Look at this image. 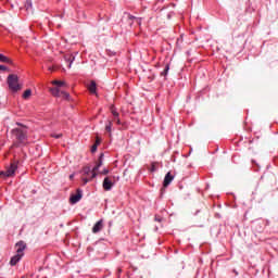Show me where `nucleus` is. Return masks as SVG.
<instances>
[{
  "label": "nucleus",
  "mask_w": 278,
  "mask_h": 278,
  "mask_svg": "<svg viewBox=\"0 0 278 278\" xmlns=\"http://www.w3.org/2000/svg\"><path fill=\"white\" fill-rule=\"evenodd\" d=\"M21 128L12 129L11 134L14 136L16 142L13 143V147H18L20 144H27V126L16 123Z\"/></svg>",
  "instance_id": "nucleus-1"
},
{
  "label": "nucleus",
  "mask_w": 278,
  "mask_h": 278,
  "mask_svg": "<svg viewBox=\"0 0 278 278\" xmlns=\"http://www.w3.org/2000/svg\"><path fill=\"white\" fill-rule=\"evenodd\" d=\"M7 84L11 92H18L20 90H23V85L18 84V75L16 74H10L7 78Z\"/></svg>",
  "instance_id": "nucleus-2"
},
{
  "label": "nucleus",
  "mask_w": 278,
  "mask_h": 278,
  "mask_svg": "<svg viewBox=\"0 0 278 278\" xmlns=\"http://www.w3.org/2000/svg\"><path fill=\"white\" fill-rule=\"evenodd\" d=\"M50 92L52 97H61L62 99L66 100L71 99V94L68 92L61 91L58 87L50 88Z\"/></svg>",
  "instance_id": "nucleus-3"
},
{
  "label": "nucleus",
  "mask_w": 278,
  "mask_h": 278,
  "mask_svg": "<svg viewBox=\"0 0 278 278\" xmlns=\"http://www.w3.org/2000/svg\"><path fill=\"white\" fill-rule=\"evenodd\" d=\"M7 177H14L16 175V170H18V162L14 161L10 164V166H7Z\"/></svg>",
  "instance_id": "nucleus-4"
},
{
  "label": "nucleus",
  "mask_w": 278,
  "mask_h": 278,
  "mask_svg": "<svg viewBox=\"0 0 278 278\" xmlns=\"http://www.w3.org/2000/svg\"><path fill=\"white\" fill-rule=\"evenodd\" d=\"M81 197H83L81 189H77L76 193L71 195L70 203H72V205H75V203H79V201H81Z\"/></svg>",
  "instance_id": "nucleus-5"
},
{
  "label": "nucleus",
  "mask_w": 278,
  "mask_h": 278,
  "mask_svg": "<svg viewBox=\"0 0 278 278\" xmlns=\"http://www.w3.org/2000/svg\"><path fill=\"white\" fill-rule=\"evenodd\" d=\"M101 166H103V153L100 154L97 165L92 168L91 179H94V177H97V172L99 170V168H101Z\"/></svg>",
  "instance_id": "nucleus-6"
},
{
  "label": "nucleus",
  "mask_w": 278,
  "mask_h": 278,
  "mask_svg": "<svg viewBox=\"0 0 278 278\" xmlns=\"http://www.w3.org/2000/svg\"><path fill=\"white\" fill-rule=\"evenodd\" d=\"M15 249H16V254L23 256L24 255L23 251L27 249V244L25 243V241H20L15 244Z\"/></svg>",
  "instance_id": "nucleus-7"
},
{
  "label": "nucleus",
  "mask_w": 278,
  "mask_h": 278,
  "mask_svg": "<svg viewBox=\"0 0 278 278\" xmlns=\"http://www.w3.org/2000/svg\"><path fill=\"white\" fill-rule=\"evenodd\" d=\"M102 186L106 191L112 190V187L114 186V182L112 181V177H105Z\"/></svg>",
  "instance_id": "nucleus-8"
},
{
  "label": "nucleus",
  "mask_w": 278,
  "mask_h": 278,
  "mask_svg": "<svg viewBox=\"0 0 278 278\" xmlns=\"http://www.w3.org/2000/svg\"><path fill=\"white\" fill-rule=\"evenodd\" d=\"M173 179H175V176H173L170 174V172H168L165 175L164 181H163V188H168V186H170V184L173 182Z\"/></svg>",
  "instance_id": "nucleus-9"
},
{
  "label": "nucleus",
  "mask_w": 278,
  "mask_h": 278,
  "mask_svg": "<svg viewBox=\"0 0 278 278\" xmlns=\"http://www.w3.org/2000/svg\"><path fill=\"white\" fill-rule=\"evenodd\" d=\"M103 229V219H100L96 223V225L92 227V233H99Z\"/></svg>",
  "instance_id": "nucleus-10"
},
{
  "label": "nucleus",
  "mask_w": 278,
  "mask_h": 278,
  "mask_svg": "<svg viewBox=\"0 0 278 278\" xmlns=\"http://www.w3.org/2000/svg\"><path fill=\"white\" fill-rule=\"evenodd\" d=\"M64 60L65 62H67V68H71V66H73V62H75V56L71 53H67L64 55Z\"/></svg>",
  "instance_id": "nucleus-11"
},
{
  "label": "nucleus",
  "mask_w": 278,
  "mask_h": 278,
  "mask_svg": "<svg viewBox=\"0 0 278 278\" xmlns=\"http://www.w3.org/2000/svg\"><path fill=\"white\" fill-rule=\"evenodd\" d=\"M87 88L90 94H97V81L91 80Z\"/></svg>",
  "instance_id": "nucleus-12"
},
{
  "label": "nucleus",
  "mask_w": 278,
  "mask_h": 278,
  "mask_svg": "<svg viewBox=\"0 0 278 278\" xmlns=\"http://www.w3.org/2000/svg\"><path fill=\"white\" fill-rule=\"evenodd\" d=\"M110 112L115 117V121H116L117 125H121V119L118 118V109H116V106H111Z\"/></svg>",
  "instance_id": "nucleus-13"
},
{
  "label": "nucleus",
  "mask_w": 278,
  "mask_h": 278,
  "mask_svg": "<svg viewBox=\"0 0 278 278\" xmlns=\"http://www.w3.org/2000/svg\"><path fill=\"white\" fill-rule=\"evenodd\" d=\"M22 257H23V255H21V254L14 255V256L11 258V261H10V265H11V266H16V264L21 262Z\"/></svg>",
  "instance_id": "nucleus-14"
},
{
  "label": "nucleus",
  "mask_w": 278,
  "mask_h": 278,
  "mask_svg": "<svg viewBox=\"0 0 278 278\" xmlns=\"http://www.w3.org/2000/svg\"><path fill=\"white\" fill-rule=\"evenodd\" d=\"M0 62H2L3 64H14V62L10 58L1 53H0Z\"/></svg>",
  "instance_id": "nucleus-15"
},
{
  "label": "nucleus",
  "mask_w": 278,
  "mask_h": 278,
  "mask_svg": "<svg viewBox=\"0 0 278 278\" xmlns=\"http://www.w3.org/2000/svg\"><path fill=\"white\" fill-rule=\"evenodd\" d=\"M31 98V89H26L23 94H22V99H24L25 101L29 100Z\"/></svg>",
  "instance_id": "nucleus-16"
},
{
  "label": "nucleus",
  "mask_w": 278,
  "mask_h": 278,
  "mask_svg": "<svg viewBox=\"0 0 278 278\" xmlns=\"http://www.w3.org/2000/svg\"><path fill=\"white\" fill-rule=\"evenodd\" d=\"M83 173L84 175H86V177H90V179H92V169L90 168V166L84 167Z\"/></svg>",
  "instance_id": "nucleus-17"
},
{
  "label": "nucleus",
  "mask_w": 278,
  "mask_h": 278,
  "mask_svg": "<svg viewBox=\"0 0 278 278\" xmlns=\"http://www.w3.org/2000/svg\"><path fill=\"white\" fill-rule=\"evenodd\" d=\"M170 71V63H167L165 65V68L163 72H161V77H166V75H168V72Z\"/></svg>",
  "instance_id": "nucleus-18"
},
{
  "label": "nucleus",
  "mask_w": 278,
  "mask_h": 278,
  "mask_svg": "<svg viewBox=\"0 0 278 278\" xmlns=\"http://www.w3.org/2000/svg\"><path fill=\"white\" fill-rule=\"evenodd\" d=\"M52 84L53 86H58V88H62V86H66V83L62 80H53Z\"/></svg>",
  "instance_id": "nucleus-19"
},
{
  "label": "nucleus",
  "mask_w": 278,
  "mask_h": 278,
  "mask_svg": "<svg viewBox=\"0 0 278 278\" xmlns=\"http://www.w3.org/2000/svg\"><path fill=\"white\" fill-rule=\"evenodd\" d=\"M25 8L27 11L34 10V4L31 3V0H26Z\"/></svg>",
  "instance_id": "nucleus-20"
},
{
  "label": "nucleus",
  "mask_w": 278,
  "mask_h": 278,
  "mask_svg": "<svg viewBox=\"0 0 278 278\" xmlns=\"http://www.w3.org/2000/svg\"><path fill=\"white\" fill-rule=\"evenodd\" d=\"M128 18H129V21H138V24L140 25V23H141V18H138V17H136V16H134V15H131V14H129L128 15Z\"/></svg>",
  "instance_id": "nucleus-21"
},
{
  "label": "nucleus",
  "mask_w": 278,
  "mask_h": 278,
  "mask_svg": "<svg viewBox=\"0 0 278 278\" xmlns=\"http://www.w3.org/2000/svg\"><path fill=\"white\" fill-rule=\"evenodd\" d=\"M105 131H108V134H112V122H109V124L105 126Z\"/></svg>",
  "instance_id": "nucleus-22"
},
{
  "label": "nucleus",
  "mask_w": 278,
  "mask_h": 278,
  "mask_svg": "<svg viewBox=\"0 0 278 278\" xmlns=\"http://www.w3.org/2000/svg\"><path fill=\"white\" fill-rule=\"evenodd\" d=\"M181 42H184V36H180V38L177 39L176 41L177 47H180Z\"/></svg>",
  "instance_id": "nucleus-23"
},
{
  "label": "nucleus",
  "mask_w": 278,
  "mask_h": 278,
  "mask_svg": "<svg viewBox=\"0 0 278 278\" xmlns=\"http://www.w3.org/2000/svg\"><path fill=\"white\" fill-rule=\"evenodd\" d=\"M150 170H151V173H155V170H157V167L155 166V163H152Z\"/></svg>",
  "instance_id": "nucleus-24"
},
{
  "label": "nucleus",
  "mask_w": 278,
  "mask_h": 278,
  "mask_svg": "<svg viewBox=\"0 0 278 278\" xmlns=\"http://www.w3.org/2000/svg\"><path fill=\"white\" fill-rule=\"evenodd\" d=\"M1 177H8V172H7V169L5 170H2V172H0V178Z\"/></svg>",
  "instance_id": "nucleus-25"
},
{
  "label": "nucleus",
  "mask_w": 278,
  "mask_h": 278,
  "mask_svg": "<svg viewBox=\"0 0 278 278\" xmlns=\"http://www.w3.org/2000/svg\"><path fill=\"white\" fill-rule=\"evenodd\" d=\"M96 144L97 147H99L101 144V138L97 137L96 138V142L93 143Z\"/></svg>",
  "instance_id": "nucleus-26"
},
{
  "label": "nucleus",
  "mask_w": 278,
  "mask_h": 278,
  "mask_svg": "<svg viewBox=\"0 0 278 278\" xmlns=\"http://www.w3.org/2000/svg\"><path fill=\"white\" fill-rule=\"evenodd\" d=\"M99 146H97V144H93L92 147H91V153H96L97 152V148H98Z\"/></svg>",
  "instance_id": "nucleus-27"
},
{
  "label": "nucleus",
  "mask_w": 278,
  "mask_h": 278,
  "mask_svg": "<svg viewBox=\"0 0 278 278\" xmlns=\"http://www.w3.org/2000/svg\"><path fill=\"white\" fill-rule=\"evenodd\" d=\"M0 71H9V68L5 65H0Z\"/></svg>",
  "instance_id": "nucleus-28"
},
{
  "label": "nucleus",
  "mask_w": 278,
  "mask_h": 278,
  "mask_svg": "<svg viewBox=\"0 0 278 278\" xmlns=\"http://www.w3.org/2000/svg\"><path fill=\"white\" fill-rule=\"evenodd\" d=\"M83 181L86 185V184H88V181H90V179H88V176H87V177L83 178Z\"/></svg>",
  "instance_id": "nucleus-29"
},
{
  "label": "nucleus",
  "mask_w": 278,
  "mask_h": 278,
  "mask_svg": "<svg viewBox=\"0 0 278 278\" xmlns=\"http://www.w3.org/2000/svg\"><path fill=\"white\" fill-rule=\"evenodd\" d=\"M52 138H62V134H59V135H52Z\"/></svg>",
  "instance_id": "nucleus-30"
},
{
  "label": "nucleus",
  "mask_w": 278,
  "mask_h": 278,
  "mask_svg": "<svg viewBox=\"0 0 278 278\" xmlns=\"http://www.w3.org/2000/svg\"><path fill=\"white\" fill-rule=\"evenodd\" d=\"M108 173H110V170L104 169V170H103V172H101L100 174H101V175H108Z\"/></svg>",
  "instance_id": "nucleus-31"
},
{
  "label": "nucleus",
  "mask_w": 278,
  "mask_h": 278,
  "mask_svg": "<svg viewBox=\"0 0 278 278\" xmlns=\"http://www.w3.org/2000/svg\"><path fill=\"white\" fill-rule=\"evenodd\" d=\"M167 18H170V14L167 15Z\"/></svg>",
  "instance_id": "nucleus-32"
},
{
  "label": "nucleus",
  "mask_w": 278,
  "mask_h": 278,
  "mask_svg": "<svg viewBox=\"0 0 278 278\" xmlns=\"http://www.w3.org/2000/svg\"><path fill=\"white\" fill-rule=\"evenodd\" d=\"M70 179H73V175L70 176Z\"/></svg>",
  "instance_id": "nucleus-33"
},
{
  "label": "nucleus",
  "mask_w": 278,
  "mask_h": 278,
  "mask_svg": "<svg viewBox=\"0 0 278 278\" xmlns=\"http://www.w3.org/2000/svg\"><path fill=\"white\" fill-rule=\"evenodd\" d=\"M118 273H122V269H118Z\"/></svg>",
  "instance_id": "nucleus-34"
}]
</instances>
